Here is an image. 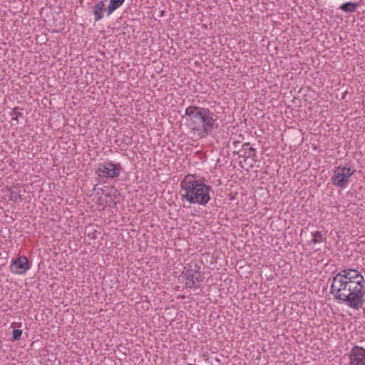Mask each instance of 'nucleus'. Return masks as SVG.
I'll list each match as a JSON object with an SVG mask.
<instances>
[{"instance_id":"nucleus-12","label":"nucleus","mask_w":365,"mask_h":365,"mask_svg":"<svg viewBox=\"0 0 365 365\" xmlns=\"http://www.w3.org/2000/svg\"><path fill=\"white\" fill-rule=\"evenodd\" d=\"M125 0H110L107 9V15H110L115 10L118 9Z\"/></svg>"},{"instance_id":"nucleus-14","label":"nucleus","mask_w":365,"mask_h":365,"mask_svg":"<svg viewBox=\"0 0 365 365\" xmlns=\"http://www.w3.org/2000/svg\"><path fill=\"white\" fill-rule=\"evenodd\" d=\"M313 239L311 240L310 243H317L324 241V237H322V234L320 232H312Z\"/></svg>"},{"instance_id":"nucleus-4","label":"nucleus","mask_w":365,"mask_h":365,"mask_svg":"<svg viewBox=\"0 0 365 365\" xmlns=\"http://www.w3.org/2000/svg\"><path fill=\"white\" fill-rule=\"evenodd\" d=\"M182 277L186 279L185 286L187 288H197L196 283L202 282L204 279L200 271V267L196 263H189L182 272Z\"/></svg>"},{"instance_id":"nucleus-17","label":"nucleus","mask_w":365,"mask_h":365,"mask_svg":"<svg viewBox=\"0 0 365 365\" xmlns=\"http://www.w3.org/2000/svg\"><path fill=\"white\" fill-rule=\"evenodd\" d=\"M256 153V150L253 148H248V150L245 151V155L247 157L255 156Z\"/></svg>"},{"instance_id":"nucleus-16","label":"nucleus","mask_w":365,"mask_h":365,"mask_svg":"<svg viewBox=\"0 0 365 365\" xmlns=\"http://www.w3.org/2000/svg\"><path fill=\"white\" fill-rule=\"evenodd\" d=\"M22 330L21 329H14L13 331V336H12V340L13 341H17L21 338V336L22 334Z\"/></svg>"},{"instance_id":"nucleus-7","label":"nucleus","mask_w":365,"mask_h":365,"mask_svg":"<svg viewBox=\"0 0 365 365\" xmlns=\"http://www.w3.org/2000/svg\"><path fill=\"white\" fill-rule=\"evenodd\" d=\"M120 166L112 163L100 165L96 173L101 178H114L120 175Z\"/></svg>"},{"instance_id":"nucleus-1","label":"nucleus","mask_w":365,"mask_h":365,"mask_svg":"<svg viewBox=\"0 0 365 365\" xmlns=\"http://www.w3.org/2000/svg\"><path fill=\"white\" fill-rule=\"evenodd\" d=\"M185 113L191 133L200 138L207 136L217 127V115L209 108L190 106Z\"/></svg>"},{"instance_id":"nucleus-2","label":"nucleus","mask_w":365,"mask_h":365,"mask_svg":"<svg viewBox=\"0 0 365 365\" xmlns=\"http://www.w3.org/2000/svg\"><path fill=\"white\" fill-rule=\"evenodd\" d=\"M330 294L336 299L346 302L354 309H359L364 303V292L361 287L354 285L343 279L341 275H335L333 277Z\"/></svg>"},{"instance_id":"nucleus-8","label":"nucleus","mask_w":365,"mask_h":365,"mask_svg":"<svg viewBox=\"0 0 365 365\" xmlns=\"http://www.w3.org/2000/svg\"><path fill=\"white\" fill-rule=\"evenodd\" d=\"M30 268L29 259L25 256H21L12 260L9 269L13 274H24Z\"/></svg>"},{"instance_id":"nucleus-5","label":"nucleus","mask_w":365,"mask_h":365,"mask_svg":"<svg viewBox=\"0 0 365 365\" xmlns=\"http://www.w3.org/2000/svg\"><path fill=\"white\" fill-rule=\"evenodd\" d=\"M353 173L354 170L351 171L350 168L339 166L334 172L332 183L339 187H345Z\"/></svg>"},{"instance_id":"nucleus-6","label":"nucleus","mask_w":365,"mask_h":365,"mask_svg":"<svg viewBox=\"0 0 365 365\" xmlns=\"http://www.w3.org/2000/svg\"><path fill=\"white\" fill-rule=\"evenodd\" d=\"M336 275H341L343 279L354 285L361 287L363 289L364 278L360 272L356 269H346L338 272Z\"/></svg>"},{"instance_id":"nucleus-15","label":"nucleus","mask_w":365,"mask_h":365,"mask_svg":"<svg viewBox=\"0 0 365 365\" xmlns=\"http://www.w3.org/2000/svg\"><path fill=\"white\" fill-rule=\"evenodd\" d=\"M12 120L19 122L21 118H24L23 113L19 111V108H15L11 113Z\"/></svg>"},{"instance_id":"nucleus-10","label":"nucleus","mask_w":365,"mask_h":365,"mask_svg":"<svg viewBox=\"0 0 365 365\" xmlns=\"http://www.w3.org/2000/svg\"><path fill=\"white\" fill-rule=\"evenodd\" d=\"M107 11L105 1H100L93 7V11L95 16V21H98L103 18V12Z\"/></svg>"},{"instance_id":"nucleus-3","label":"nucleus","mask_w":365,"mask_h":365,"mask_svg":"<svg viewBox=\"0 0 365 365\" xmlns=\"http://www.w3.org/2000/svg\"><path fill=\"white\" fill-rule=\"evenodd\" d=\"M182 197L192 204L206 205L210 200V192L212 187L198 180L182 181Z\"/></svg>"},{"instance_id":"nucleus-13","label":"nucleus","mask_w":365,"mask_h":365,"mask_svg":"<svg viewBox=\"0 0 365 365\" xmlns=\"http://www.w3.org/2000/svg\"><path fill=\"white\" fill-rule=\"evenodd\" d=\"M9 200L15 202H21L22 198L19 192L12 190L9 195Z\"/></svg>"},{"instance_id":"nucleus-9","label":"nucleus","mask_w":365,"mask_h":365,"mask_svg":"<svg viewBox=\"0 0 365 365\" xmlns=\"http://www.w3.org/2000/svg\"><path fill=\"white\" fill-rule=\"evenodd\" d=\"M350 365H365V349L354 346L349 354Z\"/></svg>"},{"instance_id":"nucleus-18","label":"nucleus","mask_w":365,"mask_h":365,"mask_svg":"<svg viewBox=\"0 0 365 365\" xmlns=\"http://www.w3.org/2000/svg\"><path fill=\"white\" fill-rule=\"evenodd\" d=\"M250 145V143H245L242 147L244 148V149L245 150V151H247L248 150V146Z\"/></svg>"},{"instance_id":"nucleus-11","label":"nucleus","mask_w":365,"mask_h":365,"mask_svg":"<svg viewBox=\"0 0 365 365\" xmlns=\"http://www.w3.org/2000/svg\"><path fill=\"white\" fill-rule=\"evenodd\" d=\"M359 6V4L358 2L349 1L346 3L342 4L339 6V9L344 12H346V13H352L356 10V9Z\"/></svg>"}]
</instances>
